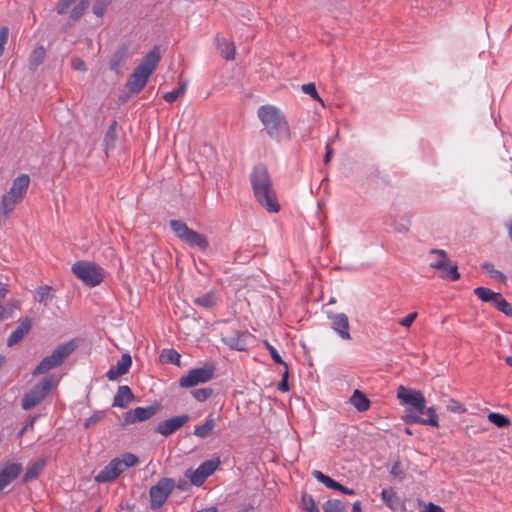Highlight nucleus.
Here are the masks:
<instances>
[{"instance_id":"53","label":"nucleus","mask_w":512,"mask_h":512,"mask_svg":"<svg viewBox=\"0 0 512 512\" xmlns=\"http://www.w3.org/2000/svg\"><path fill=\"white\" fill-rule=\"evenodd\" d=\"M93 13L96 15V16H103L104 13H105V10H106V5L103 1L101 0H97L94 5H93Z\"/></svg>"},{"instance_id":"6","label":"nucleus","mask_w":512,"mask_h":512,"mask_svg":"<svg viewBox=\"0 0 512 512\" xmlns=\"http://www.w3.org/2000/svg\"><path fill=\"white\" fill-rule=\"evenodd\" d=\"M169 225L176 237L185 244L190 247H196L202 251L208 249L209 241L207 237L189 228L184 221L172 219L170 220Z\"/></svg>"},{"instance_id":"1","label":"nucleus","mask_w":512,"mask_h":512,"mask_svg":"<svg viewBox=\"0 0 512 512\" xmlns=\"http://www.w3.org/2000/svg\"><path fill=\"white\" fill-rule=\"evenodd\" d=\"M250 182L256 201L269 213L280 210L276 191L273 187L271 176L264 164L256 165L251 174Z\"/></svg>"},{"instance_id":"63","label":"nucleus","mask_w":512,"mask_h":512,"mask_svg":"<svg viewBox=\"0 0 512 512\" xmlns=\"http://www.w3.org/2000/svg\"><path fill=\"white\" fill-rule=\"evenodd\" d=\"M197 512H218V509L215 506H211V507L203 508Z\"/></svg>"},{"instance_id":"43","label":"nucleus","mask_w":512,"mask_h":512,"mask_svg":"<svg viewBox=\"0 0 512 512\" xmlns=\"http://www.w3.org/2000/svg\"><path fill=\"white\" fill-rule=\"evenodd\" d=\"M18 308L16 303H8L7 305H0V322L10 319L14 311Z\"/></svg>"},{"instance_id":"21","label":"nucleus","mask_w":512,"mask_h":512,"mask_svg":"<svg viewBox=\"0 0 512 512\" xmlns=\"http://www.w3.org/2000/svg\"><path fill=\"white\" fill-rule=\"evenodd\" d=\"M424 413L428 415L427 418H422L418 414L409 413L405 417V422L408 424L416 423L422 425H429L433 427H438V417L436 415V410L434 407L425 408Z\"/></svg>"},{"instance_id":"18","label":"nucleus","mask_w":512,"mask_h":512,"mask_svg":"<svg viewBox=\"0 0 512 512\" xmlns=\"http://www.w3.org/2000/svg\"><path fill=\"white\" fill-rule=\"evenodd\" d=\"M33 326V319L30 317H24L18 321V325L15 330L12 331L7 339V346L12 347L21 342L26 335L31 331Z\"/></svg>"},{"instance_id":"44","label":"nucleus","mask_w":512,"mask_h":512,"mask_svg":"<svg viewBox=\"0 0 512 512\" xmlns=\"http://www.w3.org/2000/svg\"><path fill=\"white\" fill-rule=\"evenodd\" d=\"M192 396L199 402H204L213 394L211 388H199L191 391Z\"/></svg>"},{"instance_id":"8","label":"nucleus","mask_w":512,"mask_h":512,"mask_svg":"<svg viewBox=\"0 0 512 512\" xmlns=\"http://www.w3.org/2000/svg\"><path fill=\"white\" fill-rule=\"evenodd\" d=\"M52 387V376L42 378L35 386H33L32 389L29 390V392L24 395L21 403L22 408L24 410H30L40 404L50 393Z\"/></svg>"},{"instance_id":"55","label":"nucleus","mask_w":512,"mask_h":512,"mask_svg":"<svg viewBox=\"0 0 512 512\" xmlns=\"http://www.w3.org/2000/svg\"><path fill=\"white\" fill-rule=\"evenodd\" d=\"M482 268L485 269L486 271H488L489 273H491L492 275L499 276V277L503 276L501 272L494 269V267L491 263H484L482 265Z\"/></svg>"},{"instance_id":"51","label":"nucleus","mask_w":512,"mask_h":512,"mask_svg":"<svg viewBox=\"0 0 512 512\" xmlns=\"http://www.w3.org/2000/svg\"><path fill=\"white\" fill-rule=\"evenodd\" d=\"M417 316V312H412L408 314L405 318L400 319L398 323L403 327L409 328L412 325V323L416 320Z\"/></svg>"},{"instance_id":"27","label":"nucleus","mask_w":512,"mask_h":512,"mask_svg":"<svg viewBox=\"0 0 512 512\" xmlns=\"http://www.w3.org/2000/svg\"><path fill=\"white\" fill-rule=\"evenodd\" d=\"M45 465H46V460L44 458H40L36 462L29 465L26 469L24 476H23V482L27 483V482L37 479L39 474L44 469Z\"/></svg>"},{"instance_id":"56","label":"nucleus","mask_w":512,"mask_h":512,"mask_svg":"<svg viewBox=\"0 0 512 512\" xmlns=\"http://www.w3.org/2000/svg\"><path fill=\"white\" fill-rule=\"evenodd\" d=\"M423 512H444V509L439 505L429 502L426 506V510Z\"/></svg>"},{"instance_id":"19","label":"nucleus","mask_w":512,"mask_h":512,"mask_svg":"<svg viewBox=\"0 0 512 512\" xmlns=\"http://www.w3.org/2000/svg\"><path fill=\"white\" fill-rule=\"evenodd\" d=\"M132 365V358L128 353L122 354L121 358L117 361L116 365L112 366L106 373V377L110 381H115L122 375L129 372Z\"/></svg>"},{"instance_id":"7","label":"nucleus","mask_w":512,"mask_h":512,"mask_svg":"<svg viewBox=\"0 0 512 512\" xmlns=\"http://www.w3.org/2000/svg\"><path fill=\"white\" fill-rule=\"evenodd\" d=\"M73 274L85 285L95 287L104 280V269L89 261H77L71 268Z\"/></svg>"},{"instance_id":"2","label":"nucleus","mask_w":512,"mask_h":512,"mask_svg":"<svg viewBox=\"0 0 512 512\" xmlns=\"http://www.w3.org/2000/svg\"><path fill=\"white\" fill-rule=\"evenodd\" d=\"M257 115L271 139L281 142L291 138L288 122L279 109L263 105L258 109Z\"/></svg>"},{"instance_id":"46","label":"nucleus","mask_w":512,"mask_h":512,"mask_svg":"<svg viewBox=\"0 0 512 512\" xmlns=\"http://www.w3.org/2000/svg\"><path fill=\"white\" fill-rule=\"evenodd\" d=\"M302 91L305 94L310 95L314 100H317L323 104L321 98L319 97V95L317 93L316 86L314 83L303 84Z\"/></svg>"},{"instance_id":"47","label":"nucleus","mask_w":512,"mask_h":512,"mask_svg":"<svg viewBox=\"0 0 512 512\" xmlns=\"http://www.w3.org/2000/svg\"><path fill=\"white\" fill-rule=\"evenodd\" d=\"M9 29L6 26L0 27V57L3 55L5 45L7 44Z\"/></svg>"},{"instance_id":"41","label":"nucleus","mask_w":512,"mask_h":512,"mask_svg":"<svg viewBox=\"0 0 512 512\" xmlns=\"http://www.w3.org/2000/svg\"><path fill=\"white\" fill-rule=\"evenodd\" d=\"M488 420L497 426L498 428H504L507 427L510 424L509 418H507L505 415L491 412L488 414Z\"/></svg>"},{"instance_id":"45","label":"nucleus","mask_w":512,"mask_h":512,"mask_svg":"<svg viewBox=\"0 0 512 512\" xmlns=\"http://www.w3.org/2000/svg\"><path fill=\"white\" fill-rule=\"evenodd\" d=\"M266 348L268 349L273 361L277 364L283 365L285 368L288 367L287 363L281 358L278 351L275 347L269 344L267 341L265 342Z\"/></svg>"},{"instance_id":"58","label":"nucleus","mask_w":512,"mask_h":512,"mask_svg":"<svg viewBox=\"0 0 512 512\" xmlns=\"http://www.w3.org/2000/svg\"><path fill=\"white\" fill-rule=\"evenodd\" d=\"M8 293V287L5 284L0 283V305Z\"/></svg>"},{"instance_id":"40","label":"nucleus","mask_w":512,"mask_h":512,"mask_svg":"<svg viewBox=\"0 0 512 512\" xmlns=\"http://www.w3.org/2000/svg\"><path fill=\"white\" fill-rule=\"evenodd\" d=\"M301 508L305 512H320L312 495L303 493L301 497Z\"/></svg>"},{"instance_id":"23","label":"nucleus","mask_w":512,"mask_h":512,"mask_svg":"<svg viewBox=\"0 0 512 512\" xmlns=\"http://www.w3.org/2000/svg\"><path fill=\"white\" fill-rule=\"evenodd\" d=\"M389 225L400 234H406L411 226V218L407 214L394 213L389 216Z\"/></svg>"},{"instance_id":"12","label":"nucleus","mask_w":512,"mask_h":512,"mask_svg":"<svg viewBox=\"0 0 512 512\" xmlns=\"http://www.w3.org/2000/svg\"><path fill=\"white\" fill-rule=\"evenodd\" d=\"M474 294L483 302L490 303L494 308L501 311L508 317H512V306L507 302L502 294L492 291L486 287H477Z\"/></svg>"},{"instance_id":"11","label":"nucleus","mask_w":512,"mask_h":512,"mask_svg":"<svg viewBox=\"0 0 512 512\" xmlns=\"http://www.w3.org/2000/svg\"><path fill=\"white\" fill-rule=\"evenodd\" d=\"M175 487V482L171 478H161L157 484L150 488V507L151 509H159L164 505L169 495Z\"/></svg>"},{"instance_id":"37","label":"nucleus","mask_w":512,"mask_h":512,"mask_svg":"<svg viewBox=\"0 0 512 512\" xmlns=\"http://www.w3.org/2000/svg\"><path fill=\"white\" fill-rule=\"evenodd\" d=\"M163 363L180 365L181 355L175 349H164L160 354Z\"/></svg>"},{"instance_id":"25","label":"nucleus","mask_w":512,"mask_h":512,"mask_svg":"<svg viewBox=\"0 0 512 512\" xmlns=\"http://www.w3.org/2000/svg\"><path fill=\"white\" fill-rule=\"evenodd\" d=\"M135 400V396L127 385L118 387V390L113 399V406L126 408L127 405Z\"/></svg>"},{"instance_id":"3","label":"nucleus","mask_w":512,"mask_h":512,"mask_svg":"<svg viewBox=\"0 0 512 512\" xmlns=\"http://www.w3.org/2000/svg\"><path fill=\"white\" fill-rule=\"evenodd\" d=\"M161 60L160 48L154 46L141 60L128 78L125 88L130 94H138L147 84L149 77Z\"/></svg>"},{"instance_id":"60","label":"nucleus","mask_w":512,"mask_h":512,"mask_svg":"<svg viewBox=\"0 0 512 512\" xmlns=\"http://www.w3.org/2000/svg\"><path fill=\"white\" fill-rule=\"evenodd\" d=\"M352 512H362V506L360 501H356L353 503Z\"/></svg>"},{"instance_id":"36","label":"nucleus","mask_w":512,"mask_h":512,"mask_svg":"<svg viewBox=\"0 0 512 512\" xmlns=\"http://www.w3.org/2000/svg\"><path fill=\"white\" fill-rule=\"evenodd\" d=\"M431 255H436L437 259L430 263V267L434 270L443 269L444 264L449 261L447 253L441 249H431L429 252Z\"/></svg>"},{"instance_id":"49","label":"nucleus","mask_w":512,"mask_h":512,"mask_svg":"<svg viewBox=\"0 0 512 512\" xmlns=\"http://www.w3.org/2000/svg\"><path fill=\"white\" fill-rule=\"evenodd\" d=\"M71 66L74 70H77V71H81V72H86L87 71V66H86V63L85 61L80 58V57H74L72 58L71 60Z\"/></svg>"},{"instance_id":"39","label":"nucleus","mask_w":512,"mask_h":512,"mask_svg":"<svg viewBox=\"0 0 512 512\" xmlns=\"http://www.w3.org/2000/svg\"><path fill=\"white\" fill-rule=\"evenodd\" d=\"M89 0H80L79 3L72 9L70 13V20L76 22L79 20L89 7Z\"/></svg>"},{"instance_id":"64","label":"nucleus","mask_w":512,"mask_h":512,"mask_svg":"<svg viewBox=\"0 0 512 512\" xmlns=\"http://www.w3.org/2000/svg\"><path fill=\"white\" fill-rule=\"evenodd\" d=\"M505 362L507 365H509L510 367H512V356H507L505 358Z\"/></svg>"},{"instance_id":"20","label":"nucleus","mask_w":512,"mask_h":512,"mask_svg":"<svg viewBox=\"0 0 512 512\" xmlns=\"http://www.w3.org/2000/svg\"><path fill=\"white\" fill-rule=\"evenodd\" d=\"M20 463H8L0 469V491L12 483L21 473Z\"/></svg>"},{"instance_id":"61","label":"nucleus","mask_w":512,"mask_h":512,"mask_svg":"<svg viewBox=\"0 0 512 512\" xmlns=\"http://www.w3.org/2000/svg\"><path fill=\"white\" fill-rule=\"evenodd\" d=\"M99 420L98 416H91L87 421L85 422V427H89L91 424L97 422Z\"/></svg>"},{"instance_id":"35","label":"nucleus","mask_w":512,"mask_h":512,"mask_svg":"<svg viewBox=\"0 0 512 512\" xmlns=\"http://www.w3.org/2000/svg\"><path fill=\"white\" fill-rule=\"evenodd\" d=\"M54 298L52 294V287L43 285L37 288L35 300L44 306H47L49 301Z\"/></svg>"},{"instance_id":"32","label":"nucleus","mask_w":512,"mask_h":512,"mask_svg":"<svg viewBox=\"0 0 512 512\" xmlns=\"http://www.w3.org/2000/svg\"><path fill=\"white\" fill-rule=\"evenodd\" d=\"M22 201L21 199H17L14 195H11L9 192L2 196L0 202V214H8L14 210L17 203Z\"/></svg>"},{"instance_id":"54","label":"nucleus","mask_w":512,"mask_h":512,"mask_svg":"<svg viewBox=\"0 0 512 512\" xmlns=\"http://www.w3.org/2000/svg\"><path fill=\"white\" fill-rule=\"evenodd\" d=\"M179 97H180V95L177 93L176 90H173V91H170V92H166L163 95L164 100L166 102H168V103L175 102Z\"/></svg>"},{"instance_id":"59","label":"nucleus","mask_w":512,"mask_h":512,"mask_svg":"<svg viewBox=\"0 0 512 512\" xmlns=\"http://www.w3.org/2000/svg\"><path fill=\"white\" fill-rule=\"evenodd\" d=\"M34 418L30 419L29 422H27L25 424V426L18 432V436L21 437L25 431L29 428V427H32L33 426V423H34Z\"/></svg>"},{"instance_id":"22","label":"nucleus","mask_w":512,"mask_h":512,"mask_svg":"<svg viewBox=\"0 0 512 512\" xmlns=\"http://www.w3.org/2000/svg\"><path fill=\"white\" fill-rule=\"evenodd\" d=\"M312 475L315 479H317L319 482L324 484L329 489L340 491L341 493L346 495H355L356 493L355 490L343 486L341 483L335 481L334 479L325 475L321 471L314 470L312 472Z\"/></svg>"},{"instance_id":"5","label":"nucleus","mask_w":512,"mask_h":512,"mask_svg":"<svg viewBox=\"0 0 512 512\" xmlns=\"http://www.w3.org/2000/svg\"><path fill=\"white\" fill-rule=\"evenodd\" d=\"M77 348L74 340H70L58 345L52 354L44 357L35 367L32 374L34 376L44 374L54 368L59 367Z\"/></svg>"},{"instance_id":"16","label":"nucleus","mask_w":512,"mask_h":512,"mask_svg":"<svg viewBox=\"0 0 512 512\" xmlns=\"http://www.w3.org/2000/svg\"><path fill=\"white\" fill-rule=\"evenodd\" d=\"M327 317L331 321V328L343 340L350 341L352 339L349 332V319L344 313L327 312Z\"/></svg>"},{"instance_id":"33","label":"nucleus","mask_w":512,"mask_h":512,"mask_svg":"<svg viewBox=\"0 0 512 512\" xmlns=\"http://www.w3.org/2000/svg\"><path fill=\"white\" fill-rule=\"evenodd\" d=\"M46 56V50L43 46L35 48L29 56V68L36 70V68L43 63Z\"/></svg>"},{"instance_id":"24","label":"nucleus","mask_w":512,"mask_h":512,"mask_svg":"<svg viewBox=\"0 0 512 512\" xmlns=\"http://www.w3.org/2000/svg\"><path fill=\"white\" fill-rule=\"evenodd\" d=\"M30 184V178L27 174H21L14 179L10 190L8 191L11 195H14L17 199H23Z\"/></svg>"},{"instance_id":"57","label":"nucleus","mask_w":512,"mask_h":512,"mask_svg":"<svg viewBox=\"0 0 512 512\" xmlns=\"http://www.w3.org/2000/svg\"><path fill=\"white\" fill-rule=\"evenodd\" d=\"M326 153L324 155V158H323V161L325 164L329 163V161L331 160L332 158V155H333V149L331 147V145L329 143L326 144Z\"/></svg>"},{"instance_id":"28","label":"nucleus","mask_w":512,"mask_h":512,"mask_svg":"<svg viewBox=\"0 0 512 512\" xmlns=\"http://www.w3.org/2000/svg\"><path fill=\"white\" fill-rule=\"evenodd\" d=\"M439 271V277L444 280L457 281L460 279V273L456 264H452L449 260L444 264L443 269H437Z\"/></svg>"},{"instance_id":"31","label":"nucleus","mask_w":512,"mask_h":512,"mask_svg":"<svg viewBox=\"0 0 512 512\" xmlns=\"http://www.w3.org/2000/svg\"><path fill=\"white\" fill-rule=\"evenodd\" d=\"M217 47L221 56L226 60H233L235 57V46L226 39L217 38Z\"/></svg>"},{"instance_id":"38","label":"nucleus","mask_w":512,"mask_h":512,"mask_svg":"<svg viewBox=\"0 0 512 512\" xmlns=\"http://www.w3.org/2000/svg\"><path fill=\"white\" fill-rule=\"evenodd\" d=\"M116 127H117V121L114 120L110 124V126L105 134L103 143H104L106 150L114 147L115 141L117 139Z\"/></svg>"},{"instance_id":"62","label":"nucleus","mask_w":512,"mask_h":512,"mask_svg":"<svg viewBox=\"0 0 512 512\" xmlns=\"http://www.w3.org/2000/svg\"><path fill=\"white\" fill-rule=\"evenodd\" d=\"M185 90H186V83L185 82H182L180 83V86L179 88L176 89L177 93L181 96L185 93Z\"/></svg>"},{"instance_id":"9","label":"nucleus","mask_w":512,"mask_h":512,"mask_svg":"<svg viewBox=\"0 0 512 512\" xmlns=\"http://www.w3.org/2000/svg\"><path fill=\"white\" fill-rule=\"evenodd\" d=\"M397 397L409 412L416 414H424L426 400L421 391L413 390L400 385L397 389Z\"/></svg>"},{"instance_id":"52","label":"nucleus","mask_w":512,"mask_h":512,"mask_svg":"<svg viewBox=\"0 0 512 512\" xmlns=\"http://www.w3.org/2000/svg\"><path fill=\"white\" fill-rule=\"evenodd\" d=\"M74 2L75 0H59L56 7L57 13L60 15L64 14Z\"/></svg>"},{"instance_id":"48","label":"nucleus","mask_w":512,"mask_h":512,"mask_svg":"<svg viewBox=\"0 0 512 512\" xmlns=\"http://www.w3.org/2000/svg\"><path fill=\"white\" fill-rule=\"evenodd\" d=\"M447 409L450 412L458 413V414H462V413L466 412V408L464 407V405L456 400H453V399L450 400L449 404L447 405Z\"/></svg>"},{"instance_id":"34","label":"nucleus","mask_w":512,"mask_h":512,"mask_svg":"<svg viewBox=\"0 0 512 512\" xmlns=\"http://www.w3.org/2000/svg\"><path fill=\"white\" fill-rule=\"evenodd\" d=\"M381 497L383 502L393 511L399 508L400 501L393 489H383Z\"/></svg>"},{"instance_id":"13","label":"nucleus","mask_w":512,"mask_h":512,"mask_svg":"<svg viewBox=\"0 0 512 512\" xmlns=\"http://www.w3.org/2000/svg\"><path fill=\"white\" fill-rule=\"evenodd\" d=\"M219 463L218 458L206 460L196 470H187L185 476L190 479L193 485L201 486L214 473Z\"/></svg>"},{"instance_id":"15","label":"nucleus","mask_w":512,"mask_h":512,"mask_svg":"<svg viewBox=\"0 0 512 512\" xmlns=\"http://www.w3.org/2000/svg\"><path fill=\"white\" fill-rule=\"evenodd\" d=\"M189 419L190 417L188 414L173 416L160 422L156 426L155 432L161 434L164 437H168L183 427L189 421Z\"/></svg>"},{"instance_id":"42","label":"nucleus","mask_w":512,"mask_h":512,"mask_svg":"<svg viewBox=\"0 0 512 512\" xmlns=\"http://www.w3.org/2000/svg\"><path fill=\"white\" fill-rule=\"evenodd\" d=\"M345 503L341 500H328L323 505L324 512H345Z\"/></svg>"},{"instance_id":"50","label":"nucleus","mask_w":512,"mask_h":512,"mask_svg":"<svg viewBox=\"0 0 512 512\" xmlns=\"http://www.w3.org/2000/svg\"><path fill=\"white\" fill-rule=\"evenodd\" d=\"M288 377H289V371H288V367H287V368H285V371L282 374V379L278 384L277 388L279 391H281V392L289 391Z\"/></svg>"},{"instance_id":"30","label":"nucleus","mask_w":512,"mask_h":512,"mask_svg":"<svg viewBox=\"0 0 512 512\" xmlns=\"http://www.w3.org/2000/svg\"><path fill=\"white\" fill-rule=\"evenodd\" d=\"M216 426V421L209 415L203 425L196 426L193 434L199 438L208 437Z\"/></svg>"},{"instance_id":"14","label":"nucleus","mask_w":512,"mask_h":512,"mask_svg":"<svg viewBox=\"0 0 512 512\" xmlns=\"http://www.w3.org/2000/svg\"><path fill=\"white\" fill-rule=\"evenodd\" d=\"M158 410V404L148 407H136L135 409L127 411L123 415V425L146 421L152 418L158 412Z\"/></svg>"},{"instance_id":"26","label":"nucleus","mask_w":512,"mask_h":512,"mask_svg":"<svg viewBox=\"0 0 512 512\" xmlns=\"http://www.w3.org/2000/svg\"><path fill=\"white\" fill-rule=\"evenodd\" d=\"M193 303L204 309H213L219 303V297L214 290L193 299Z\"/></svg>"},{"instance_id":"17","label":"nucleus","mask_w":512,"mask_h":512,"mask_svg":"<svg viewBox=\"0 0 512 512\" xmlns=\"http://www.w3.org/2000/svg\"><path fill=\"white\" fill-rule=\"evenodd\" d=\"M130 57V44L122 43L112 53L109 61V68L112 71H114L117 75L121 74L122 67L126 64Z\"/></svg>"},{"instance_id":"29","label":"nucleus","mask_w":512,"mask_h":512,"mask_svg":"<svg viewBox=\"0 0 512 512\" xmlns=\"http://www.w3.org/2000/svg\"><path fill=\"white\" fill-rule=\"evenodd\" d=\"M350 402L359 412H364L370 407L369 399L359 390L353 392Z\"/></svg>"},{"instance_id":"10","label":"nucleus","mask_w":512,"mask_h":512,"mask_svg":"<svg viewBox=\"0 0 512 512\" xmlns=\"http://www.w3.org/2000/svg\"><path fill=\"white\" fill-rule=\"evenodd\" d=\"M215 368L213 365L205 364L202 367L191 369L187 375L179 379V386L182 388H192L199 384H204L213 379Z\"/></svg>"},{"instance_id":"4","label":"nucleus","mask_w":512,"mask_h":512,"mask_svg":"<svg viewBox=\"0 0 512 512\" xmlns=\"http://www.w3.org/2000/svg\"><path fill=\"white\" fill-rule=\"evenodd\" d=\"M139 459L132 453H126L121 458L112 459L95 477L97 483H109L114 481L126 469L136 466Z\"/></svg>"}]
</instances>
